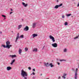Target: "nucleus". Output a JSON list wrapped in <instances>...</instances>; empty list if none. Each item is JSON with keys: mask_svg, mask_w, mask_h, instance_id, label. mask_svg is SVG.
I'll return each mask as SVG.
<instances>
[{"mask_svg": "<svg viewBox=\"0 0 79 79\" xmlns=\"http://www.w3.org/2000/svg\"><path fill=\"white\" fill-rule=\"evenodd\" d=\"M21 75L22 77H24V79H27V77L28 76V74H27V73L24 71V69H22L21 70Z\"/></svg>", "mask_w": 79, "mask_h": 79, "instance_id": "f257e3e1", "label": "nucleus"}, {"mask_svg": "<svg viewBox=\"0 0 79 79\" xmlns=\"http://www.w3.org/2000/svg\"><path fill=\"white\" fill-rule=\"evenodd\" d=\"M44 66H46V67H49L50 66H51V67L52 68V67H53L54 65H53L52 64V63H50L49 64V63H44Z\"/></svg>", "mask_w": 79, "mask_h": 79, "instance_id": "f03ea898", "label": "nucleus"}, {"mask_svg": "<svg viewBox=\"0 0 79 79\" xmlns=\"http://www.w3.org/2000/svg\"><path fill=\"white\" fill-rule=\"evenodd\" d=\"M10 42L9 41H7L6 42V45L9 48H10V47H12V45L10 44Z\"/></svg>", "mask_w": 79, "mask_h": 79, "instance_id": "7ed1b4c3", "label": "nucleus"}, {"mask_svg": "<svg viewBox=\"0 0 79 79\" xmlns=\"http://www.w3.org/2000/svg\"><path fill=\"white\" fill-rule=\"evenodd\" d=\"M78 70V69L77 68L76 69V70H75V76H74V78L75 79H77V71Z\"/></svg>", "mask_w": 79, "mask_h": 79, "instance_id": "20e7f679", "label": "nucleus"}, {"mask_svg": "<svg viewBox=\"0 0 79 79\" xmlns=\"http://www.w3.org/2000/svg\"><path fill=\"white\" fill-rule=\"evenodd\" d=\"M49 39H50L52 40V42H55V38H54V37H53V36H52V35H50L49 36Z\"/></svg>", "mask_w": 79, "mask_h": 79, "instance_id": "39448f33", "label": "nucleus"}, {"mask_svg": "<svg viewBox=\"0 0 79 79\" xmlns=\"http://www.w3.org/2000/svg\"><path fill=\"white\" fill-rule=\"evenodd\" d=\"M23 31H29V27L27 26H26V27L23 28Z\"/></svg>", "mask_w": 79, "mask_h": 79, "instance_id": "423d86ee", "label": "nucleus"}, {"mask_svg": "<svg viewBox=\"0 0 79 79\" xmlns=\"http://www.w3.org/2000/svg\"><path fill=\"white\" fill-rule=\"evenodd\" d=\"M52 46L53 47L56 48L57 47V46H58V44H57L55 43L52 44Z\"/></svg>", "mask_w": 79, "mask_h": 79, "instance_id": "0eeeda50", "label": "nucleus"}, {"mask_svg": "<svg viewBox=\"0 0 79 79\" xmlns=\"http://www.w3.org/2000/svg\"><path fill=\"white\" fill-rule=\"evenodd\" d=\"M18 39H19V33H18L17 34V35L15 41V42H17V41L18 40Z\"/></svg>", "mask_w": 79, "mask_h": 79, "instance_id": "6e6552de", "label": "nucleus"}, {"mask_svg": "<svg viewBox=\"0 0 79 79\" xmlns=\"http://www.w3.org/2000/svg\"><path fill=\"white\" fill-rule=\"evenodd\" d=\"M67 74L66 73H64L63 74V76H62V78H63L64 79H65L66 78V76H67Z\"/></svg>", "mask_w": 79, "mask_h": 79, "instance_id": "1a4fd4ad", "label": "nucleus"}, {"mask_svg": "<svg viewBox=\"0 0 79 79\" xmlns=\"http://www.w3.org/2000/svg\"><path fill=\"white\" fill-rule=\"evenodd\" d=\"M12 69V68L10 66H8L7 67L6 69L7 71H10V70H11Z\"/></svg>", "mask_w": 79, "mask_h": 79, "instance_id": "9d476101", "label": "nucleus"}, {"mask_svg": "<svg viewBox=\"0 0 79 79\" xmlns=\"http://www.w3.org/2000/svg\"><path fill=\"white\" fill-rule=\"evenodd\" d=\"M22 5L24 6L25 7H26L27 6V4H26L24 2H22Z\"/></svg>", "mask_w": 79, "mask_h": 79, "instance_id": "9b49d317", "label": "nucleus"}, {"mask_svg": "<svg viewBox=\"0 0 79 79\" xmlns=\"http://www.w3.org/2000/svg\"><path fill=\"white\" fill-rule=\"evenodd\" d=\"M10 57H12V58H15L16 57V55H10Z\"/></svg>", "mask_w": 79, "mask_h": 79, "instance_id": "f8f14e48", "label": "nucleus"}, {"mask_svg": "<svg viewBox=\"0 0 79 79\" xmlns=\"http://www.w3.org/2000/svg\"><path fill=\"white\" fill-rule=\"evenodd\" d=\"M38 35L36 34H34L32 35V36L33 38H34V37H37Z\"/></svg>", "mask_w": 79, "mask_h": 79, "instance_id": "ddd939ff", "label": "nucleus"}, {"mask_svg": "<svg viewBox=\"0 0 79 79\" xmlns=\"http://www.w3.org/2000/svg\"><path fill=\"white\" fill-rule=\"evenodd\" d=\"M1 47H3L4 48H8L9 49V48L8 47V46L6 45V46H5V45H2L1 46Z\"/></svg>", "mask_w": 79, "mask_h": 79, "instance_id": "4468645a", "label": "nucleus"}, {"mask_svg": "<svg viewBox=\"0 0 79 79\" xmlns=\"http://www.w3.org/2000/svg\"><path fill=\"white\" fill-rule=\"evenodd\" d=\"M36 26V23H33L32 27L33 28H35Z\"/></svg>", "mask_w": 79, "mask_h": 79, "instance_id": "2eb2a0df", "label": "nucleus"}, {"mask_svg": "<svg viewBox=\"0 0 79 79\" xmlns=\"http://www.w3.org/2000/svg\"><path fill=\"white\" fill-rule=\"evenodd\" d=\"M15 59H14L13 60H12L11 62L10 63V64H11V65H12V64H13V63H14V62H15Z\"/></svg>", "mask_w": 79, "mask_h": 79, "instance_id": "dca6fc26", "label": "nucleus"}, {"mask_svg": "<svg viewBox=\"0 0 79 79\" xmlns=\"http://www.w3.org/2000/svg\"><path fill=\"white\" fill-rule=\"evenodd\" d=\"M33 52H37V48H34V49L33 50Z\"/></svg>", "mask_w": 79, "mask_h": 79, "instance_id": "f3484780", "label": "nucleus"}, {"mask_svg": "<svg viewBox=\"0 0 79 79\" xmlns=\"http://www.w3.org/2000/svg\"><path fill=\"white\" fill-rule=\"evenodd\" d=\"M59 6L58 5H56V6H55L54 7V8L57 9V8H58Z\"/></svg>", "mask_w": 79, "mask_h": 79, "instance_id": "a211bd4d", "label": "nucleus"}, {"mask_svg": "<svg viewBox=\"0 0 79 79\" xmlns=\"http://www.w3.org/2000/svg\"><path fill=\"white\" fill-rule=\"evenodd\" d=\"M59 61H60L61 62L62 61H66V60H65L62 59V60H60Z\"/></svg>", "mask_w": 79, "mask_h": 79, "instance_id": "6ab92c4d", "label": "nucleus"}, {"mask_svg": "<svg viewBox=\"0 0 79 79\" xmlns=\"http://www.w3.org/2000/svg\"><path fill=\"white\" fill-rule=\"evenodd\" d=\"M71 15H72L71 14H67L66 15V16H67V17H69V16H71Z\"/></svg>", "mask_w": 79, "mask_h": 79, "instance_id": "aec40b11", "label": "nucleus"}, {"mask_svg": "<svg viewBox=\"0 0 79 79\" xmlns=\"http://www.w3.org/2000/svg\"><path fill=\"white\" fill-rule=\"evenodd\" d=\"M20 38H21L22 39H23V38H24V35H21L20 36Z\"/></svg>", "mask_w": 79, "mask_h": 79, "instance_id": "412c9836", "label": "nucleus"}, {"mask_svg": "<svg viewBox=\"0 0 79 79\" xmlns=\"http://www.w3.org/2000/svg\"><path fill=\"white\" fill-rule=\"evenodd\" d=\"M64 52H67V49H66V48H65L64 50Z\"/></svg>", "mask_w": 79, "mask_h": 79, "instance_id": "4be33fe9", "label": "nucleus"}, {"mask_svg": "<svg viewBox=\"0 0 79 79\" xmlns=\"http://www.w3.org/2000/svg\"><path fill=\"white\" fill-rule=\"evenodd\" d=\"M68 22H65V23H64L65 26H67V25H68Z\"/></svg>", "mask_w": 79, "mask_h": 79, "instance_id": "5701e85b", "label": "nucleus"}, {"mask_svg": "<svg viewBox=\"0 0 79 79\" xmlns=\"http://www.w3.org/2000/svg\"><path fill=\"white\" fill-rule=\"evenodd\" d=\"M25 51L26 52H27V50H28V48H25Z\"/></svg>", "mask_w": 79, "mask_h": 79, "instance_id": "b1692460", "label": "nucleus"}, {"mask_svg": "<svg viewBox=\"0 0 79 79\" xmlns=\"http://www.w3.org/2000/svg\"><path fill=\"white\" fill-rule=\"evenodd\" d=\"M23 21H24V19H22L20 20V22L21 23H22V22H23Z\"/></svg>", "mask_w": 79, "mask_h": 79, "instance_id": "393cba45", "label": "nucleus"}, {"mask_svg": "<svg viewBox=\"0 0 79 79\" xmlns=\"http://www.w3.org/2000/svg\"><path fill=\"white\" fill-rule=\"evenodd\" d=\"M78 37H79V35L78 36L74 38V39H78Z\"/></svg>", "mask_w": 79, "mask_h": 79, "instance_id": "a878e982", "label": "nucleus"}, {"mask_svg": "<svg viewBox=\"0 0 79 79\" xmlns=\"http://www.w3.org/2000/svg\"><path fill=\"white\" fill-rule=\"evenodd\" d=\"M63 5V4L61 3L60 4V5H58L59 7H60V6H61Z\"/></svg>", "mask_w": 79, "mask_h": 79, "instance_id": "bb28decb", "label": "nucleus"}, {"mask_svg": "<svg viewBox=\"0 0 79 79\" xmlns=\"http://www.w3.org/2000/svg\"><path fill=\"white\" fill-rule=\"evenodd\" d=\"M72 70L74 72H75V70H74V69L73 68L72 69Z\"/></svg>", "mask_w": 79, "mask_h": 79, "instance_id": "cd10ccee", "label": "nucleus"}, {"mask_svg": "<svg viewBox=\"0 0 79 79\" xmlns=\"http://www.w3.org/2000/svg\"><path fill=\"white\" fill-rule=\"evenodd\" d=\"M2 17H3V18H6V16L4 15H2Z\"/></svg>", "mask_w": 79, "mask_h": 79, "instance_id": "c85d7f7f", "label": "nucleus"}, {"mask_svg": "<svg viewBox=\"0 0 79 79\" xmlns=\"http://www.w3.org/2000/svg\"><path fill=\"white\" fill-rule=\"evenodd\" d=\"M32 74H33V75H35V73L33 72L31 74V75H32Z\"/></svg>", "mask_w": 79, "mask_h": 79, "instance_id": "c756f323", "label": "nucleus"}, {"mask_svg": "<svg viewBox=\"0 0 79 79\" xmlns=\"http://www.w3.org/2000/svg\"><path fill=\"white\" fill-rule=\"evenodd\" d=\"M62 18H64V15H63L62 16Z\"/></svg>", "mask_w": 79, "mask_h": 79, "instance_id": "7c9ffc66", "label": "nucleus"}, {"mask_svg": "<svg viewBox=\"0 0 79 79\" xmlns=\"http://www.w3.org/2000/svg\"><path fill=\"white\" fill-rule=\"evenodd\" d=\"M28 69H29V70H31V67H29L28 68Z\"/></svg>", "mask_w": 79, "mask_h": 79, "instance_id": "2f4dec72", "label": "nucleus"}, {"mask_svg": "<svg viewBox=\"0 0 79 79\" xmlns=\"http://www.w3.org/2000/svg\"><path fill=\"white\" fill-rule=\"evenodd\" d=\"M21 52H22V50L21 49H20V54H21Z\"/></svg>", "mask_w": 79, "mask_h": 79, "instance_id": "473e14b6", "label": "nucleus"}, {"mask_svg": "<svg viewBox=\"0 0 79 79\" xmlns=\"http://www.w3.org/2000/svg\"><path fill=\"white\" fill-rule=\"evenodd\" d=\"M20 29V25H19V28H18V29Z\"/></svg>", "mask_w": 79, "mask_h": 79, "instance_id": "72a5a7b5", "label": "nucleus"}, {"mask_svg": "<svg viewBox=\"0 0 79 79\" xmlns=\"http://www.w3.org/2000/svg\"><path fill=\"white\" fill-rule=\"evenodd\" d=\"M19 54H20V48H19Z\"/></svg>", "mask_w": 79, "mask_h": 79, "instance_id": "f704fd0d", "label": "nucleus"}, {"mask_svg": "<svg viewBox=\"0 0 79 79\" xmlns=\"http://www.w3.org/2000/svg\"><path fill=\"white\" fill-rule=\"evenodd\" d=\"M57 63L58 65H60V63L59 62H57Z\"/></svg>", "mask_w": 79, "mask_h": 79, "instance_id": "c9c22d12", "label": "nucleus"}, {"mask_svg": "<svg viewBox=\"0 0 79 79\" xmlns=\"http://www.w3.org/2000/svg\"><path fill=\"white\" fill-rule=\"evenodd\" d=\"M35 77H32V79H35Z\"/></svg>", "mask_w": 79, "mask_h": 79, "instance_id": "e433bc0d", "label": "nucleus"}, {"mask_svg": "<svg viewBox=\"0 0 79 79\" xmlns=\"http://www.w3.org/2000/svg\"><path fill=\"white\" fill-rule=\"evenodd\" d=\"M61 78V77H59L58 78V79H60Z\"/></svg>", "mask_w": 79, "mask_h": 79, "instance_id": "4c0bfd02", "label": "nucleus"}, {"mask_svg": "<svg viewBox=\"0 0 79 79\" xmlns=\"http://www.w3.org/2000/svg\"><path fill=\"white\" fill-rule=\"evenodd\" d=\"M22 26H23L22 25H20V27H22Z\"/></svg>", "mask_w": 79, "mask_h": 79, "instance_id": "58836bf2", "label": "nucleus"}, {"mask_svg": "<svg viewBox=\"0 0 79 79\" xmlns=\"http://www.w3.org/2000/svg\"><path fill=\"white\" fill-rule=\"evenodd\" d=\"M32 70L33 71H35V69H32Z\"/></svg>", "mask_w": 79, "mask_h": 79, "instance_id": "ea45409f", "label": "nucleus"}, {"mask_svg": "<svg viewBox=\"0 0 79 79\" xmlns=\"http://www.w3.org/2000/svg\"><path fill=\"white\" fill-rule=\"evenodd\" d=\"M12 13H13V12H11L10 13V15H11V14Z\"/></svg>", "mask_w": 79, "mask_h": 79, "instance_id": "a19ab883", "label": "nucleus"}, {"mask_svg": "<svg viewBox=\"0 0 79 79\" xmlns=\"http://www.w3.org/2000/svg\"><path fill=\"white\" fill-rule=\"evenodd\" d=\"M0 34H2V31H0Z\"/></svg>", "mask_w": 79, "mask_h": 79, "instance_id": "79ce46f5", "label": "nucleus"}, {"mask_svg": "<svg viewBox=\"0 0 79 79\" xmlns=\"http://www.w3.org/2000/svg\"><path fill=\"white\" fill-rule=\"evenodd\" d=\"M77 6H79V3L78 4V5Z\"/></svg>", "mask_w": 79, "mask_h": 79, "instance_id": "37998d69", "label": "nucleus"}, {"mask_svg": "<svg viewBox=\"0 0 79 79\" xmlns=\"http://www.w3.org/2000/svg\"><path fill=\"white\" fill-rule=\"evenodd\" d=\"M44 47H45V46H44V47H43L42 50H43V49H44Z\"/></svg>", "mask_w": 79, "mask_h": 79, "instance_id": "c03bdc74", "label": "nucleus"}, {"mask_svg": "<svg viewBox=\"0 0 79 79\" xmlns=\"http://www.w3.org/2000/svg\"><path fill=\"white\" fill-rule=\"evenodd\" d=\"M10 10L11 11H13V9H11Z\"/></svg>", "mask_w": 79, "mask_h": 79, "instance_id": "a18cd8bd", "label": "nucleus"}, {"mask_svg": "<svg viewBox=\"0 0 79 79\" xmlns=\"http://www.w3.org/2000/svg\"><path fill=\"white\" fill-rule=\"evenodd\" d=\"M5 19H6V18H5H5H4V20H5Z\"/></svg>", "mask_w": 79, "mask_h": 79, "instance_id": "49530a36", "label": "nucleus"}, {"mask_svg": "<svg viewBox=\"0 0 79 79\" xmlns=\"http://www.w3.org/2000/svg\"><path fill=\"white\" fill-rule=\"evenodd\" d=\"M57 2H58V0H56Z\"/></svg>", "mask_w": 79, "mask_h": 79, "instance_id": "de8ad7c7", "label": "nucleus"}, {"mask_svg": "<svg viewBox=\"0 0 79 79\" xmlns=\"http://www.w3.org/2000/svg\"><path fill=\"white\" fill-rule=\"evenodd\" d=\"M42 74H41L40 76H42Z\"/></svg>", "mask_w": 79, "mask_h": 79, "instance_id": "09e8293b", "label": "nucleus"}, {"mask_svg": "<svg viewBox=\"0 0 79 79\" xmlns=\"http://www.w3.org/2000/svg\"><path fill=\"white\" fill-rule=\"evenodd\" d=\"M57 61H58V59H57Z\"/></svg>", "mask_w": 79, "mask_h": 79, "instance_id": "8fccbe9b", "label": "nucleus"}, {"mask_svg": "<svg viewBox=\"0 0 79 79\" xmlns=\"http://www.w3.org/2000/svg\"><path fill=\"white\" fill-rule=\"evenodd\" d=\"M12 32H13V31H12Z\"/></svg>", "mask_w": 79, "mask_h": 79, "instance_id": "3c124183", "label": "nucleus"}, {"mask_svg": "<svg viewBox=\"0 0 79 79\" xmlns=\"http://www.w3.org/2000/svg\"><path fill=\"white\" fill-rule=\"evenodd\" d=\"M23 0V1H24V0Z\"/></svg>", "mask_w": 79, "mask_h": 79, "instance_id": "603ef678", "label": "nucleus"}, {"mask_svg": "<svg viewBox=\"0 0 79 79\" xmlns=\"http://www.w3.org/2000/svg\"><path fill=\"white\" fill-rule=\"evenodd\" d=\"M72 0L74 1V0Z\"/></svg>", "mask_w": 79, "mask_h": 79, "instance_id": "864d4df0", "label": "nucleus"}]
</instances>
